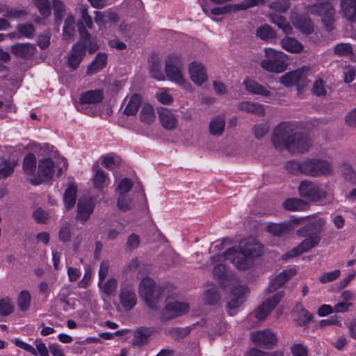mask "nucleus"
I'll return each mask as SVG.
<instances>
[{
  "mask_svg": "<svg viewBox=\"0 0 356 356\" xmlns=\"http://www.w3.org/2000/svg\"><path fill=\"white\" fill-rule=\"evenodd\" d=\"M103 92L101 90H89L81 94L80 102L82 104H97L103 99Z\"/></svg>",
  "mask_w": 356,
  "mask_h": 356,
  "instance_id": "nucleus-38",
  "label": "nucleus"
},
{
  "mask_svg": "<svg viewBox=\"0 0 356 356\" xmlns=\"http://www.w3.org/2000/svg\"><path fill=\"white\" fill-rule=\"evenodd\" d=\"M226 124L224 115H218L213 117L209 123V134L214 136H220L223 134Z\"/></svg>",
  "mask_w": 356,
  "mask_h": 356,
  "instance_id": "nucleus-30",
  "label": "nucleus"
},
{
  "mask_svg": "<svg viewBox=\"0 0 356 356\" xmlns=\"http://www.w3.org/2000/svg\"><path fill=\"white\" fill-rule=\"evenodd\" d=\"M299 193L301 197L308 199L312 202H319L325 199L327 193L316 184L303 180L300 182L298 187Z\"/></svg>",
  "mask_w": 356,
  "mask_h": 356,
  "instance_id": "nucleus-9",
  "label": "nucleus"
},
{
  "mask_svg": "<svg viewBox=\"0 0 356 356\" xmlns=\"http://www.w3.org/2000/svg\"><path fill=\"white\" fill-rule=\"evenodd\" d=\"M284 293L279 291L274 294L270 298L267 299L260 305L255 314V317L259 321H264L271 313L272 310L280 302Z\"/></svg>",
  "mask_w": 356,
  "mask_h": 356,
  "instance_id": "nucleus-14",
  "label": "nucleus"
},
{
  "mask_svg": "<svg viewBox=\"0 0 356 356\" xmlns=\"http://www.w3.org/2000/svg\"><path fill=\"white\" fill-rule=\"evenodd\" d=\"M11 51L17 57L26 58L35 54V47L30 43H18L11 47Z\"/></svg>",
  "mask_w": 356,
  "mask_h": 356,
  "instance_id": "nucleus-31",
  "label": "nucleus"
},
{
  "mask_svg": "<svg viewBox=\"0 0 356 356\" xmlns=\"http://www.w3.org/2000/svg\"><path fill=\"white\" fill-rule=\"evenodd\" d=\"M163 287L156 286L149 277L142 279L139 285V293L147 305L152 309L159 308V302L163 298Z\"/></svg>",
  "mask_w": 356,
  "mask_h": 356,
  "instance_id": "nucleus-4",
  "label": "nucleus"
},
{
  "mask_svg": "<svg viewBox=\"0 0 356 356\" xmlns=\"http://www.w3.org/2000/svg\"><path fill=\"white\" fill-rule=\"evenodd\" d=\"M119 298L120 304L126 310H131L136 304V295L131 286L122 287Z\"/></svg>",
  "mask_w": 356,
  "mask_h": 356,
  "instance_id": "nucleus-23",
  "label": "nucleus"
},
{
  "mask_svg": "<svg viewBox=\"0 0 356 356\" xmlns=\"http://www.w3.org/2000/svg\"><path fill=\"white\" fill-rule=\"evenodd\" d=\"M257 35L263 40L275 38L276 33L269 25H264L257 30Z\"/></svg>",
  "mask_w": 356,
  "mask_h": 356,
  "instance_id": "nucleus-53",
  "label": "nucleus"
},
{
  "mask_svg": "<svg viewBox=\"0 0 356 356\" xmlns=\"http://www.w3.org/2000/svg\"><path fill=\"white\" fill-rule=\"evenodd\" d=\"M190 309L189 305L186 302L167 300L165 307L161 314L162 321H169L180 316L186 314Z\"/></svg>",
  "mask_w": 356,
  "mask_h": 356,
  "instance_id": "nucleus-8",
  "label": "nucleus"
},
{
  "mask_svg": "<svg viewBox=\"0 0 356 356\" xmlns=\"http://www.w3.org/2000/svg\"><path fill=\"white\" fill-rule=\"evenodd\" d=\"M17 29L19 33L26 38H33L35 35V28L32 24H21L17 25Z\"/></svg>",
  "mask_w": 356,
  "mask_h": 356,
  "instance_id": "nucleus-61",
  "label": "nucleus"
},
{
  "mask_svg": "<svg viewBox=\"0 0 356 356\" xmlns=\"http://www.w3.org/2000/svg\"><path fill=\"white\" fill-rule=\"evenodd\" d=\"M291 139L285 149L291 153H304L312 146L311 139L298 130Z\"/></svg>",
  "mask_w": 356,
  "mask_h": 356,
  "instance_id": "nucleus-10",
  "label": "nucleus"
},
{
  "mask_svg": "<svg viewBox=\"0 0 356 356\" xmlns=\"http://www.w3.org/2000/svg\"><path fill=\"white\" fill-rule=\"evenodd\" d=\"M293 26L302 33L309 35L314 31V26L311 19L305 16H298L293 21Z\"/></svg>",
  "mask_w": 356,
  "mask_h": 356,
  "instance_id": "nucleus-37",
  "label": "nucleus"
},
{
  "mask_svg": "<svg viewBox=\"0 0 356 356\" xmlns=\"http://www.w3.org/2000/svg\"><path fill=\"white\" fill-rule=\"evenodd\" d=\"M107 54L106 53H98L94 60L88 65L86 73L92 75L102 70L107 64Z\"/></svg>",
  "mask_w": 356,
  "mask_h": 356,
  "instance_id": "nucleus-33",
  "label": "nucleus"
},
{
  "mask_svg": "<svg viewBox=\"0 0 356 356\" xmlns=\"http://www.w3.org/2000/svg\"><path fill=\"white\" fill-rule=\"evenodd\" d=\"M340 13L348 20L356 22V0H341Z\"/></svg>",
  "mask_w": 356,
  "mask_h": 356,
  "instance_id": "nucleus-29",
  "label": "nucleus"
},
{
  "mask_svg": "<svg viewBox=\"0 0 356 356\" xmlns=\"http://www.w3.org/2000/svg\"><path fill=\"white\" fill-rule=\"evenodd\" d=\"M180 67V56L176 54L170 55L165 61V71L166 76L171 81L187 88L191 85L184 77Z\"/></svg>",
  "mask_w": 356,
  "mask_h": 356,
  "instance_id": "nucleus-6",
  "label": "nucleus"
},
{
  "mask_svg": "<svg viewBox=\"0 0 356 356\" xmlns=\"http://www.w3.org/2000/svg\"><path fill=\"white\" fill-rule=\"evenodd\" d=\"M102 165L109 170H112L120 165V159L118 156H115L111 154H107L102 157Z\"/></svg>",
  "mask_w": 356,
  "mask_h": 356,
  "instance_id": "nucleus-54",
  "label": "nucleus"
},
{
  "mask_svg": "<svg viewBox=\"0 0 356 356\" xmlns=\"http://www.w3.org/2000/svg\"><path fill=\"white\" fill-rule=\"evenodd\" d=\"M140 243V238L136 234H130L126 242V250L128 251H133L139 247Z\"/></svg>",
  "mask_w": 356,
  "mask_h": 356,
  "instance_id": "nucleus-63",
  "label": "nucleus"
},
{
  "mask_svg": "<svg viewBox=\"0 0 356 356\" xmlns=\"http://www.w3.org/2000/svg\"><path fill=\"white\" fill-rule=\"evenodd\" d=\"M264 51V58L260 62V67L264 70L279 74L286 70L288 56L286 54L273 48H265Z\"/></svg>",
  "mask_w": 356,
  "mask_h": 356,
  "instance_id": "nucleus-2",
  "label": "nucleus"
},
{
  "mask_svg": "<svg viewBox=\"0 0 356 356\" xmlns=\"http://www.w3.org/2000/svg\"><path fill=\"white\" fill-rule=\"evenodd\" d=\"M330 90V88L321 79L316 80L312 88L313 95L317 97H325Z\"/></svg>",
  "mask_w": 356,
  "mask_h": 356,
  "instance_id": "nucleus-49",
  "label": "nucleus"
},
{
  "mask_svg": "<svg viewBox=\"0 0 356 356\" xmlns=\"http://www.w3.org/2000/svg\"><path fill=\"white\" fill-rule=\"evenodd\" d=\"M73 227L69 222L61 225L58 231V239L63 243L70 242L72 238Z\"/></svg>",
  "mask_w": 356,
  "mask_h": 356,
  "instance_id": "nucleus-46",
  "label": "nucleus"
},
{
  "mask_svg": "<svg viewBox=\"0 0 356 356\" xmlns=\"http://www.w3.org/2000/svg\"><path fill=\"white\" fill-rule=\"evenodd\" d=\"M270 126L268 122H263L253 127V133L257 139L262 138L269 131Z\"/></svg>",
  "mask_w": 356,
  "mask_h": 356,
  "instance_id": "nucleus-64",
  "label": "nucleus"
},
{
  "mask_svg": "<svg viewBox=\"0 0 356 356\" xmlns=\"http://www.w3.org/2000/svg\"><path fill=\"white\" fill-rule=\"evenodd\" d=\"M188 70L191 79L195 85L201 86L207 81V70L202 63L193 62L190 64Z\"/></svg>",
  "mask_w": 356,
  "mask_h": 356,
  "instance_id": "nucleus-20",
  "label": "nucleus"
},
{
  "mask_svg": "<svg viewBox=\"0 0 356 356\" xmlns=\"http://www.w3.org/2000/svg\"><path fill=\"white\" fill-rule=\"evenodd\" d=\"M37 159L33 153L28 154L23 160L22 170L28 177L29 181L32 184L33 179L36 177Z\"/></svg>",
  "mask_w": 356,
  "mask_h": 356,
  "instance_id": "nucleus-26",
  "label": "nucleus"
},
{
  "mask_svg": "<svg viewBox=\"0 0 356 356\" xmlns=\"http://www.w3.org/2000/svg\"><path fill=\"white\" fill-rule=\"evenodd\" d=\"M157 112L159 122L163 128L169 131L176 129L179 122L176 114L165 107H160Z\"/></svg>",
  "mask_w": 356,
  "mask_h": 356,
  "instance_id": "nucleus-19",
  "label": "nucleus"
},
{
  "mask_svg": "<svg viewBox=\"0 0 356 356\" xmlns=\"http://www.w3.org/2000/svg\"><path fill=\"white\" fill-rule=\"evenodd\" d=\"M340 172L345 180L351 184H356V170L352 165L343 163L339 167Z\"/></svg>",
  "mask_w": 356,
  "mask_h": 356,
  "instance_id": "nucleus-40",
  "label": "nucleus"
},
{
  "mask_svg": "<svg viewBox=\"0 0 356 356\" xmlns=\"http://www.w3.org/2000/svg\"><path fill=\"white\" fill-rule=\"evenodd\" d=\"M155 97L161 104L165 105H170L174 101L173 96L170 93L169 90L166 88L159 89L156 92Z\"/></svg>",
  "mask_w": 356,
  "mask_h": 356,
  "instance_id": "nucleus-52",
  "label": "nucleus"
},
{
  "mask_svg": "<svg viewBox=\"0 0 356 356\" xmlns=\"http://www.w3.org/2000/svg\"><path fill=\"white\" fill-rule=\"evenodd\" d=\"M295 320L298 325L303 326L312 321V315L301 307Z\"/></svg>",
  "mask_w": 356,
  "mask_h": 356,
  "instance_id": "nucleus-60",
  "label": "nucleus"
},
{
  "mask_svg": "<svg viewBox=\"0 0 356 356\" xmlns=\"http://www.w3.org/2000/svg\"><path fill=\"white\" fill-rule=\"evenodd\" d=\"M248 289L245 286H238L232 289L227 302V307L229 309V314L232 315L231 310L239 307L245 300V296L248 293Z\"/></svg>",
  "mask_w": 356,
  "mask_h": 356,
  "instance_id": "nucleus-18",
  "label": "nucleus"
},
{
  "mask_svg": "<svg viewBox=\"0 0 356 356\" xmlns=\"http://www.w3.org/2000/svg\"><path fill=\"white\" fill-rule=\"evenodd\" d=\"M77 189L74 186H70L65 191L63 200L65 207L70 210L74 207L76 200Z\"/></svg>",
  "mask_w": 356,
  "mask_h": 356,
  "instance_id": "nucleus-44",
  "label": "nucleus"
},
{
  "mask_svg": "<svg viewBox=\"0 0 356 356\" xmlns=\"http://www.w3.org/2000/svg\"><path fill=\"white\" fill-rule=\"evenodd\" d=\"M98 286L108 296H115L117 291L118 282L115 278L111 277L105 282H99Z\"/></svg>",
  "mask_w": 356,
  "mask_h": 356,
  "instance_id": "nucleus-45",
  "label": "nucleus"
},
{
  "mask_svg": "<svg viewBox=\"0 0 356 356\" xmlns=\"http://www.w3.org/2000/svg\"><path fill=\"white\" fill-rule=\"evenodd\" d=\"M262 252L261 244L252 237L241 241L238 248H230L223 255H215L211 258L213 261H220L223 258L229 261L239 270H245L252 265V259L261 255Z\"/></svg>",
  "mask_w": 356,
  "mask_h": 356,
  "instance_id": "nucleus-1",
  "label": "nucleus"
},
{
  "mask_svg": "<svg viewBox=\"0 0 356 356\" xmlns=\"http://www.w3.org/2000/svg\"><path fill=\"white\" fill-rule=\"evenodd\" d=\"M213 275L220 282V284L223 286L224 280L227 277L225 266L222 264L216 265L213 269Z\"/></svg>",
  "mask_w": 356,
  "mask_h": 356,
  "instance_id": "nucleus-62",
  "label": "nucleus"
},
{
  "mask_svg": "<svg viewBox=\"0 0 356 356\" xmlns=\"http://www.w3.org/2000/svg\"><path fill=\"white\" fill-rule=\"evenodd\" d=\"M0 13L8 19L19 18L26 15L24 11L11 8L6 5L0 6Z\"/></svg>",
  "mask_w": 356,
  "mask_h": 356,
  "instance_id": "nucleus-50",
  "label": "nucleus"
},
{
  "mask_svg": "<svg viewBox=\"0 0 356 356\" xmlns=\"http://www.w3.org/2000/svg\"><path fill=\"white\" fill-rule=\"evenodd\" d=\"M326 221L323 218H318L314 221L308 222L305 226L297 230V234L301 237H312L316 235L319 237V242L321 240L320 234L323 229Z\"/></svg>",
  "mask_w": 356,
  "mask_h": 356,
  "instance_id": "nucleus-15",
  "label": "nucleus"
},
{
  "mask_svg": "<svg viewBox=\"0 0 356 356\" xmlns=\"http://www.w3.org/2000/svg\"><path fill=\"white\" fill-rule=\"evenodd\" d=\"M54 8V15L56 24H60L63 18V13L65 7L62 0H51Z\"/></svg>",
  "mask_w": 356,
  "mask_h": 356,
  "instance_id": "nucleus-56",
  "label": "nucleus"
},
{
  "mask_svg": "<svg viewBox=\"0 0 356 356\" xmlns=\"http://www.w3.org/2000/svg\"><path fill=\"white\" fill-rule=\"evenodd\" d=\"M269 19L271 23L277 25L282 29L284 33L290 34L292 33L293 29L291 26L282 14L270 12Z\"/></svg>",
  "mask_w": 356,
  "mask_h": 356,
  "instance_id": "nucleus-34",
  "label": "nucleus"
},
{
  "mask_svg": "<svg viewBox=\"0 0 356 356\" xmlns=\"http://www.w3.org/2000/svg\"><path fill=\"white\" fill-rule=\"evenodd\" d=\"M74 17L73 15H68L65 20V25L63 27V37L69 38L73 35L74 32Z\"/></svg>",
  "mask_w": 356,
  "mask_h": 356,
  "instance_id": "nucleus-58",
  "label": "nucleus"
},
{
  "mask_svg": "<svg viewBox=\"0 0 356 356\" xmlns=\"http://www.w3.org/2000/svg\"><path fill=\"white\" fill-rule=\"evenodd\" d=\"M297 129L296 124L293 122H284L277 124L273 129L271 136V141L275 147L280 149H286Z\"/></svg>",
  "mask_w": 356,
  "mask_h": 356,
  "instance_id": "nucleus-5",
  "label": "nucleus"
},
{
  "mask_svg": "<svg viewBox=\"0 0 356 356\" xmlns=\"http://www.w3.org/2000/svg\"><path fill=\"white\" fill-rule=\"evenodd\" d=\"M133 181L129 178H123L116 184L115 189L118 195H127L133 188Z\"/></svg>",
  "mask_w": 356,
  "mask_h": 356,
  "instance_id": "nucleus-51",
  "label": "nucleus"
},
{
  "mask_svg": "<svg viewBox=\"0 0 356 356\" xmlns=\"http://www.w3.org/2000/svg\"><path fill=\"white\" fill-rule=\"evenodd\" d=\"M319 243V237L314 235L312 237H307L298 245L294 247L291 250L282 255V259L287 260L289 259L297 257L304 252L309 251Z\"/></svg>",
  "mask_w": 356,
  "mask_h": 356,
  "instance_id": "nucleus-13",
  "label": "nucleus"
},
{
  "mask_svg": "<svg viewBox=\"0 0 356 356\" xmlns=\"http://www.w3.org/2000/svg\"><path fill=\"white\" fill-rule=\"evenodd\" d=\"M243 84L245 90L251 94L261 95L264 97H270L271 96V92L267 88L254 80L246 79L244 80Z\"/></svg>",
  "mask_w": 356,
  "mask_h": 356,
  "instance_id": "nucleus-28",
  "label": "nucleus"
},
{
  "mask_svg": "<svg viewBox=\"0 0 356 356\" xmlns=\"http://www.w3.org/2000/svg\"><path fill=\"white\" fill-rule=\"evenodd\" d=\"M305 74L300 70L289 72L280 78V82L286 87H291L295 84L303 86L305 83Z\"/></svg>",
  "mask_w": 356,
  "mask_h": 356,
  "instance_id": "nucleus-21",
  "label": "nucleus"
},
{
  "mask_svg": "<svg viewBox=\"0 0 356 356\" xmlns=\"http://www.w3.org/2000/svg\"><path fill=\"white\" fill-rule=\"evenodd\" d=\"M290 164L297 168L300 172L312 177L330 175L334 170L332 163L324 159H311Z\"/></svg>",
  "mask_w": 356,
  "mask_h": 356,
  "instance_id": "nucleus-3",
  "label": "nucleus"
},
{
  "mask_svg": "<svg viewBox=\"0 0 356 356\" xmlns=\"http://www.w3.org/2000/svg\"><path fill=\"white\" fill-rule=\"evenodd\" d=\"M236 108L240 111L258 116H264L265 115L264 106L257 102L243 101L237 104Z\"/></svg>",
  "mask_w": 356,
  "mask_h": 356,
  "instance_id": "nucleus-27",
  "label": "nucleus"
},
{
  "mask_svg": "<svg viewBox=\"0 0 356 356\" xmlns=\"http://www.w3.org/2000/svg\"><path fill=\"white\" fill-rule=\"evenodd\" d=\"M17 165L16 161H8L3 160L0 163V179H3L11 175L15 166Z\"/></svg>",
  "mask_w": 356,
  "mask_h": 356,
  "instance_id": "nucleus-48",
  "label": "nucleus"
},
{
  "mask_svg": "<svg viewBox=\"0 0 356 356\" xmlns=\"http://www.w3.org/2000/svg\"><path fill=\"white\" fill-rule=\"evenodd\" d=\"M140 120L145 124L152 123L156 118L152 106L147 103L143 104L140 113Z\"/></svg>",
  "mask_w": 356,
  "mask_h": 356,
  "instance_id": "nucleus-43",
  "label": "nucleus"
},
{
  "mask_svg": "<svg viewBox=\"0 0 356 356\" xmlns=\"http://www.w3.org/2000/svg\"><path fill=\"white\" fill-rule=\"evenodd\" d=\"M54 164L50 159L40 160L38 163L36 177L33 179L32 184L39 185L40 184L51 179L54 172Z\"/></svg>",
  "mask_w": 356,
  "mask_h": 356,
  "instance_id": "nucleus-11",
  "label": "nucleus"
},
{
  "mask_svg": "<svg viewBox=\"0 0 356 356\" xmlns=\"http://www.w3.org/2000/svg\"><path fill=\"white\" fill-rule=\"evenodd\" d=\"M95 204L90 197H81L79 200L77 204V211L76 219L81 222H86L90 218L94 211Z\"/></svg>",
  "mask_w": 356,
  "mask_h": 356,
  "instance_id": "nucleus-17",
  "label": "nucleus"
},
{
  "mask_svg": "<svg viewBox=\"0 0 356 356\" xmlns=\"http://www.w3.org/2000/svg\"><path fill=\"white\" fill-rule=\"evenodd\" d=\"M33 2L42 15L46 17L51 15L49 0H33Z\"/></svg>",
  "mask_w": 356,
  "mask_h": 356,
  "instance_id": "nucleus-59",
  "label": "nucleus"
},
{
  "mask_svg": "<svg viewBox=\"0 0 356 356\" xmlns=\"http://www.w3.org/2000/svg\"><path fill=\"white\" fill-rule=\"evenodd\" d=\"M270 12L282 14L286 13L290 8L289 0H280L271 3L269 5Z\"/></svg>",
  "mask_w": 356,
  "mask_h": 356,
  "instance_id": "nucleus-55",
  "label": "nucleus"
},
{
  "mask_svg": "<svg viewBox=\"0 0 356 356\" xmlns=\"http://www.w3.org/2000/svg\"><path fill=\"white\" fill-rule=\"evenodd\" d=\"M94 175L92 177V184L95 188L102 191L109 184L108 175L105 172L97 163L92 165Z\"/></svg>",
  "mask_w": 356,
  "mask_h": 356,
  "instance_id": "nucleus-24",
  "label": "nucleus"
},
{
  "mask_svg": "<svg viewBox=\"0 0 356 356\" xmlns=\"http://www.w3.org/2000/svg\"><path fill=\"white\" fill-rule=\"evenodd\" d=\"M309 218V216L295 218L280 224L271 223L268 225L266 230L273 236H279L293 229L298 225L304 223Z\"/></svg>",
  "mask_w": 356,
  "mask_h": 356,
  "instance_id": "nucleus-12",
  "label": "nucleus"
},
{
  "mask_svg": "<svg viewBox=\"0 0 356 356\" xmlns=\"http://www.w3.org/2000/svg\"><path fill=\"white\" fill-rule=\"evenodd\" d=\"M281 47L288 52L298 54L303 49L302 44L292 37L286 36L280 41Z\"/></svg>",
  "mask_w": 356,
  "mask_h": 356,
  "instance_id": "nucleus-35",
  "label": "nucleus"
},
{
  "mask_svg": "<svg viewBox=\"0 0 356 356\" xmlns=\"http://www.w3.org/2000/svg\"><path fill=\"white\" fill-rule=\"evenodd\" d=\"M296 270L294 268L285 270L273 279L267 289L268 293H273L284 284L291 277L295 275Z\"/></svg>",
  "mask_w": 356,
  "mask_h": 356,
  "instance_id": "nucleus-25",
  "label": "nucleus"
},
{
  "mask_svg": "<svg viewBox=\"0 0 356 356\" xmlns=\"http://www.w3.org/2000/svg\"><path fill=\"white\" fill-rule=\"evenodd\" d=\"M150 335L151 331L147 328L140 327L137 329L134 332L132 345L140 347L147 344L149 341Z\"/></svg>",
  "mask_w": 356,
  "mask_h": 356,
  "instance_id": "nucleus-36",
  "label": "nucleus"
},
{
  "mask_svg": "<svg viewBox=\"0 0 356 356\" xmlns=\"http://www.w3.org/2000/svg\"><path fill=\"white\" fill-rule=\"evenodd\" d=\"M220 298L218 287L213 284H208L203 293L204 302L207 305H213L220 301Z\"/></svg>",
  "mask_w": 356,
  "mask_h": 356,
  "instance_id": "nucleus-32",
  "label": "nucleus"
},
{
  "mask_svg": "<svg viewBox=\"0 0 356 356\" xmlns=\"http://www.w3.org/2000/svg\"><path fill=\"white\" fill-rule=\"evenodd\" d=\"M307 12L321 17V20L327 31L333 29L334 22V9L329 3L310 5L307 8Z\"/></svg>",
  "mask_w": 356,
  "mask_h": 356,
  "instance_id": "nucleus-7",
  "label": "nucleus"
},
{
  "mask_svg": "<svg viewBox=\"0 0 356 356\" xmlns=\"http://www.w3.org/2000/svg\"><path fill=\"white\" fill-rule=\"evenodd\" d=\"M86 51V44L83 42H76L72 47L67 56V66L72 70H75L79 66Z\"/></svg>",
  "mask_w": 356,
  "mask_h": 356,
  "instance_id": "nucleus-16",
  "label": "nucleus"
},
{
  "mask_svg": "<svg viewBox=\"0 0 356 356\" xmlns=\"http://www.w3.org/2000/svg\"><path fill=\"white\" fill-rule=\"evenodd\" d=\"M142 97L140 95L134 94L124 110V113L127 115H134L138 112L140 106Z\"/></svg>",
  "mask_w": 356,
  "mask_h": 356,
  "instance_id": "nucleus-41",
  "label": "nucleus"
},
{
  "mask_svg": "<svg viewBox=\"0 0 356 356\" xmlns=\"http://www.w3.org/2000/svg\"><path fill=\"white\" fill-rule=\"evenodd\" d=\"M251 339L257 346H275L277 343L275 334L269 330L252 333Z\"/></svg>",
  "mask_w": 356,
  "mask_h": 356,
  "instance_id": "nucleus-22",
  "label": "nucleus"
},
{
  "mask_svg": "<svg viewBox=\"0 0 356 356\" xmlns=\"http://www.w3.org/2000/svg\"><path fill=\"white\" fill-rule=\"evenodd\" d=\"M116 207L120 211H129L134 207L133 199L128 195H118Z\"/></svg>",
  "mask_w": 356,
  "mask_h": 356,
  "instance_id": "nucleus-42",
  "label": "nucleus"
},
{
  "mask_svg": "<svg viewBox=\"0 0 356 356\" xmlns=\"http://www.w3.org/2000/svg\"><path fill=\"white\" fill-rule=\"evenodd\" d=\"M31 294L28 291H22L17 298V305L21 312H26L31 305Z\"/></svg>",
  "mask_w": 356,
  "mask_h": 356,
  "instance_id": "nucleus-47",
  "label": "nucleus"
},
{
  "mask_svg": "<svg viewBox=\"0 0 356 356\" xmlns=\"http://www.w3.org/2000/svg\"><path fill=\"white\" fill-rule=\"evenodd\" d=\"M333 51L338 56H348L353 54V47L348 43H340L334 46Z\"/></svg>",
  "mask_w": 356,
  "mask_h": 356,
  "instance_id": "nucleus-57",
  "label": "nucleus"
},
{
  "mask_svg": "<svg viewBox=\"0 0 356 356\" xmlns=\"http://www.w3.org/2000/svg\"><path fill=\"white\" fill-rule=\"evenodd\" d=\"M286 210L291 211H300L307 210L309 204L304 200L298 198H290L283 203Z\"/></svg>",
  "mask_w": 356,
  "mask_h": 356,
  "instance_id": "nucleus-39",
  "label": "nucleus"
}]
</instances>
